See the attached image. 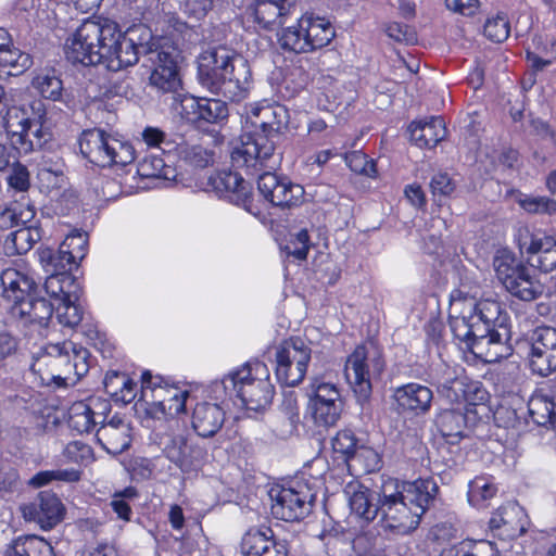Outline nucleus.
I'll use <instances>...</instances> for the list:
<instances>
[{
    "instance_id": "obj_1",
    "label": "nucleus",
    "mask_w": 556,
    "mask_h": 556,
    "mask_svg": "<svg viewBox=\"0 0 556 556\" xmlns=\"http://www.w3.org/2000/svg\"><path fill=\"white\" fill-rule=\"evenodd\" d=\"M137 29L123 34L116 23L101 17L85 20L65 45L68 62L85 66L104 64L109 71L118 72L134 66L155 43L136 42Z\"/></svg>"
},
{
    "instance_id": "obj_2",
    "label": "nucleus",
    "mask_w": 556,
    "mask_h": 556,
    "mask_svg": "<svg viewBox=\"0 0 556 556\" xmlns=\"http://www.w3.org/2000/svg\"><path fill=\"white\" fill-rule=\"evenodd\" d=\"M460 291L452 294L450 327L454 338L464 342L468 350L488 363L509 355L510 331L507 315L501 304L491 299L476 301L462 299Z\"/></svg>"
},
{
    "instance_id": "obj_3",
    "label": "nucleus",
    "mask_w": 556,
    "mask_h": 556,
    "mask_svg": "<svg viewBox=\"0 0 556 556\" xmlns=\"http://www.w3.org/2000/svg\"><path fill=\"white\" fill-rule=\"evenodd\" d=\"M248 116L255 131L241 136L231 151L232 165L251 172L262 167L275 169L280 163L277 144L289 122L287 109L279 104H256Z\"/></svg>"
},
{
    "instance_id": "obj_4",
    "label": "nucleus",
    "mask_w": 556,
    "mask_h": 556,
    "mask_svg": "<svg viewBox=\"0 0 556 556\" xmlns=\"http://www.w3.org/2000/svg\"><path fill=\"white\" fill-rule=\"evenodd\" d=\"M438 491L439 486L432 478L413 482L386 480L379 492L383 528L397 534H408L417 529Z\"/></svg>"
},
{
    "instance_id": "obj_5",
    "label": "nucleus",
    "mask_w": 556,
    "mask_h": 556,
    "mask_svg": "<svg viewBox=\"0 0 556 556\" xmlns=\"http://www.w3.org/2000/svg\"><path fill=\"white\" fill-rule=\"evenodd\" d=\"M248 62L224 47L208 49L198 59V79L213 93L240 101L250 88Z\"/></svg>"
},
{
    "instance_id": "obj_6",
    "label": "nucleus",
    "mask_w": 556,
    "mask_h": 556,
    "mask_svg": "<svg viewBox=\"0 0 556 556\" xmlns=\"http://www.w3.org/2000/svg\"><path fill=\"white\" fill-rule=\"evenodd\" d=\"M89 352L73 342L49 344L31 364V371L42 386H73L89 370Z\"/></svg>"
},
{
    "instance_id": "obj_7",
    "label": "nucleus",
    "mask_w": 556,
    "mask_h": 556,
    "mask_svg": "<svg viewBox=\"0 0 556 556\" xmlns=\"http://www.w3.org/2000/svg\"><path fill=\"white\" fill-rule=\"evenodd\" d=\"M235 392L242 405L250 410L265 409L274 396V387L269 380V369L262 362L247 363L229 372L216 388Z\"/></svg>"
},
{
    "instance_id": "obj_8",
    "label": "nucleus",
    "mask_w": 556,
    "mask_h": 556,
    "mask_svg": "<svg viewBox=\"0 0 556 556\" xmlns=\"http://www.w3.org/2000/svg\"><path fill=\"white\" fill-rule=\"evenodd\" d=\"M139 405L153 419L174 417L185 412L188 392L173 384H161L149 371L142 374Z\"/></svg>"
},
{
    "instance_id": "obj_9",
    "label": "nucleus",
    "mask_w": 556,
    "mask_h": 556,
    "mask_svg": "<svg viewBox=\"0 0 556 556\" xmlns=\"http://www.w3.org/2000/svg\"><path fill=\"white\" fill-rule=\"evenodd\" d=\"M79 148L83 155L101 167L126 166L134 162L135 150L101 129H89L81 134Z\"/></svg>"
},
{
    "instance_id": "obj_10",
    "label": "nucleus",
    "mask_w": 556,
    "mask_h": 556,
    "mask_svg": "<svg viewBox=\"0 0 556 556\" xmlns=\"http://www.w3.org/2000/svg\"><path fill=\"white\" fill-rule=\"evenodd\" d=\"M384 367L380 353L375 348L357 346L348 357L345 377L359 400H367L371 392V378L379 376Z\"/></svg>"
},
{
    "instance_id": "obj_11",
    "label": "nucleus",
    "mask_w": 556,
    "mask_h": 556,
    "mask_svg": "<svg viewBox=\"0 0 556 556\" xmlns=\"http://www.w3.org/2000/svg\"><path fill=\"white\" fill-rule=\"evenodd\" d=\"M308 409L314 422L318 426H334L339 420L343 401L337 384L321 377L312 379L308 389Z\"/></svg>"
},
{
    "instance_id": "obj_12",
    "label": "nucleus",
    "mask_w": 556,
    "mask_h": 556,
    "mask_svg": "<svg viewBox=\"0 0 556 556\" xmlns=\"http://www.w3.org/2000/svg\"><path fill=\"white\" fill-rule=\"evenodd\" d=\"M311 348L299 337L285 340L276 351L277 379L289 387L299 384L305 377L311 361Z\"/></svg>"
},
{
    "instance_id": "obj_13",
    "label": "nucleus",
    "mask_w": 556,
    "mask_h": 556,
    "mask_svg": "<svg viewBox=\"0 0 556 556\" xmlns=\"http://www.w3.org/2000/svg\"><path fill=\"white\" fill-rule=\"evenodd\" d=\"M271 514L285 521H299L312 511L316 495L306 483L271 489Z\"/></svg>"
},
{
    "instance_id": "obj_14",
    "label": "nucleus",
    "mask_w": 556,
    "mask_h": 556,
    "mask_svg": "<svg viewBox=\"0 0 556 556\" xmlns=\"http://www.w3.org/2000/svg\"><path fill=\"white\" fill-rule=\"evenodd\" d=\"M515 241L527 263L543 273L556 268V239L545 232L531 231L528 227H519Z\"/></svg>"
},
{
    "instance_id": "obj_15",
    "label": "nucleus",
    "mask_w": 556,
    "mask_h": 556,
    "mask_svg": "<svg viewBox=\"0 0 556 556\" xmlns=\"http://www.w3.org/2000/svg\"><path fill=\"white\" fill-rule=\"evenodd\" d=\"M148 51V59L144 66L152 68L149 84L161 92H175L180 86V78L177 70L178 52L173 47H157Z\"/></svg>"
},
{
    "instance_id": "obj_16",
    "label": "nucleus",
    "mask_w": 556,
    "mask_h": 556,
    "mask_svg": "<svg viewBox=\"0 0 556 556\" xmlns=\"http://www.w3.org/2000/svg\"><path fill=\"white\" fill-rule=\"evenodd\" d=\"M529 367L533 374L547 377L556 371V328H535L528 338Z\"/></svg>"
},
{
    "instance_id": "obj_17",
    "label": "nucleus",
    "mask_w": 556,
    "mask_h": 556,
    "mask_svg": "<svg viewBox=\"0 0 556 556\" xmlns=\"http://www.w3.org/2000/svg\"><path fill=\"white\" fill-rule=\"evenodd\" d=\"M160 444L166 458L185 471L195 468L204 457L203 448L180 432L163 435Z\"/></svg>"
},
{
    "instance_id": "obj_18",
    "label": "nucleus",
    "mask_w": 556,
    "mask_h": 556,
    "mask_svg": "<svg viewBox=\"0 0 556 556\" xmlns=\"http://www.w3.org/2000/svg\"><path fill=\"white\" fill-rule=\"evenodd\" d=\"M207 185L219 195L231 203L251 211L252 192L250 182L238 173L218 172L208 177Z\"/></svg>"
},
{
    "instance_id": "obj_19",
    "label": "nucleus",
    "mask_w": 556,
    "mask_h": 556,
    "mask_svg": "<svg viewBox=\"0 0 556 556\" xmlns=\"http://www.w3.org/2000/svg\"><path fill=\"white\" fill-rule=\"evenodd\" d=\"M110 404L99 399L75 402L68 410V426L78 433H88L108 418Z\"/></svg>"
},
{
    "instance_id": "obj_20",
    "label": "nucleus",
    "mask_w": 556,
    "mask_h": 556,
    "mask_svg": "<svg viewBox=\"0 0 556 556\" xmlns=\"http://www.w3.org/2000/svg\"><path fill=\"white\" fill-rule=\"evenodd\" d=\"M22 509L25 519L37 522L45 530L59 523L64 513L61 500L48 491L40 492L34 502L25 505Z\"/></svg>"
},
{
    "instance_id": "obj_21",
    "label": "nucleus",
    "mask_w": 556,
    "mask_h": 556,
    "mask_svg": "<svg viewBox=\"0 0 556 556\" xmlns=\"http://www.w3.org/2000/svg\"><path fill=\"white\" fill-rule=\"evenodd\" d=\"M96 438L104 451L118 455L130 446L131 427L128 421L115 415L100 425Z\"/></svg>"
},
{
    "instance_id": "obj_22",
    "label": "nucleus",
    "mask_w": 556,
    "mask_h": 556,
    "mask_svg": "<svg viewBox=\"0 0 556 556\" xmlns=\"http://www.w3.org/2000/svg\"><path fill=\"white\" fill-rule=\"evenodd\" d=\"M526 513L516 502H508L498 507L492 515L489 525L492 531H498L500 535L516 538L526 531Z\"/></svg>"
},
{
    "instance_id": "obj_23",
    "label": "nucleus",
    "mask_w": 556,
    "mask_h": 556,
    "mask_svg": "<svg viewBox=\"0 0 556 556\" xmlns=\"http://www.w3.org/2000/svg\"><path fill=\"white\" fill-rule=\"evenodd\" d=\"M294 13V11L280 10L278 4L253 0L244 11V18L253 23L257 29L273 30L285 24L286 20Z\"/></svg>"
},
{
    "instance_id": "obj_24",
    "label": "nucleus",
    "mask_w": 556,
    "mask_h": 556,
    "mask_svg": "<svg viewBox=\"0 0 556 556\" xmlns=\"http://www.w3.org/2000/svg\"><path fill=\"white\" fill-rule=\"evenodd\" d=\"M4 128L10 138L12 147L18 153L27 154L31 152V144L26 143L25 136L33 126H37L39 119L29 117L26 110L22 108H11L7 111Z\"/></svg>"
},
{
    "instance_id": "obj_25",
    "label": "nucleus",
    "mask_w": 556,
    "mask_h": 556,
    "mask_svg": "<svg viewBox=\"0 0 556 556\" xmlns=\"http://www.w3.org/2000/svg\"><path fill=\"white\" fill-rule=\"evenodd\" d=\"M181 109L186 118L192 123H217L228 116L226 103L217 99L186 98L181 102Z\"/></svg>"
},
{
    "instance_id": "obj_26",
    "label": "nucleus",
    "mask_w": 556,
    "mask_h": 556,
    "mask_svg": "<svg viewBox=\"0 0 556 556\" xmlns=\"http://www.w3.org/2000/svg\"><path fill=\"white\" fill-rule=\"evenodd\" d=\"M393 397L403 410L420 415L430 409L433 393L428 387L412 382L396 388Z\"/></svg>"
},
{
    "instance_id": "obj_27",
    "label": "nucleus",
    "mask_w": 556,
    "mask_h": 556,
    "mask_svg": "<svg viewBox=\"0 0 556 556\" xmlns=\"http://www.w3.org/2000/svg\"><path fill=\"white\" fill-rule=\"evenodd\" d=\"M225 415L220 404L199 403L193 409L192 427L200 437L211 438L223 427Z\"/></svg>"
},
{
    "instance_id": "obj_28",
    "label": "nucleus",
    "mask_w": 556,
    "mask_h": 556,
    "mask_svg": "<svg viewBox=\"0 0 556 556\" xmlns=\"http://www.w3.org/2000/svg\"><path fill=\"white\" fill-rule=\"evenodd\" d=\"M344 493L352 513L365 521H372L380 513V502L375 503L374 493L358 482L348 483Z\"/></svg>"
},
{
    "instance_id": "obj_29",
    "label": "nucleus",
    "mask_w": 556,
    "mask_h": 556,
    "mask_svg": "<svg viewBox=\"0 0 556 556\" xmlns=\"http://www.w3.org/2000/svg\"><path fill=\"white\" fill-rule=\"evenodd\" d=\"M410 140L419 148L431 149L446 137L445 123L442 117H430L413 122L408 127Z\"/></svg>"
},
{
    "instance_id": "obj_30",
    "label": "nucleus",
    "mask_w": 556,
    "mask_h": 556,
    "mask_svg": "<svg viewBox=\"0 0 556 556\" xmlns=\"http://www.w3.org/2000/svg\"><path fill=\"white\" fill-rule=\"evenodd\" d=\"M55 303L43 298H31L28 295L18 305L12 306L13 315L26 317L30 324L46 328L53 315Z\"/></svg>"
},
{
    "instance_id": "obj_31",
    "label": "nucleus",
    "mask_w": 556,
    "mask_h": 556,
    "mask_svg": "<svg viewBox=\"0 0 556 556\" xmlns=\"http://www.w3.org/2000/svg\"><path fill=\"white\" fill-rule=\"evenodd\" d=\"M45 281V290L53 301L59 303L63 300L78 301L80 286L76 278L70 273H48Z\"/></svg>"
},
{
    "instance_id": "obj_32",
    "label": "nucleus",
    "mask_w": 556,
    "mask_h": 556,
    "mask_svg": "<svg viewBox=\"0 0 556 556\" xmlns=\"http://www.w3.org/2000/svg\"><path fill=\"white\" fill-rule=\"evenodd\" d=\"M3 296L13 302V305H18L35 286V282L27 275L18 271L15 268H7L0 276Z\"/></svg>"
},
{
    "instance_id": "obj_33",
    "label": "nucleus",
    "mask_w": 556,
    "mask_h": 556,
    "mask_svg": "<svg viewBox=\"0 0 556 556\" xmlns=\"http://www.w3.org/2000/svg\"><path fill=\"white\" fill-rule=\"evenodd\" d=\"M302 25L309 43V51L327 46L334 36L331 24L325 18L303 15Z\"/></svg>"
},
{
    "instance_id": "obj_34",
    "label": "nucleus",
    "mask_w": 556,
    "mask_h": 556,
    "mask_svg": "<svg viewBox=\"0 0 556 556\" xmlns=\"http://www.w3.org/2000/svg\"><path fill=\"white\" fill-rule=\"evenodd\" d=\"M504 287L511 295L522 301H533L543 293V286L531 276L527 266L519 269Z\"/></svg>"
},
{
    "instance_id": "obj_35",
    "label": "nucleus",
    "mask_w": 556,
    "mask_h": 556,
    "mask_svg": "<svg viewBox=\"0 0 556 556\" xmlns=\"http://www.w3.org/2000/svg\"><path fill=\"white\" fill-rule=\"evenodd\" d=\"M103 384L105 392L115 401L129 403L136 396L137 383L124 372L109 371Z\"/></svg>"
},
{
    "instance_id": "obj_36",
    "label": "nucleus",
    "mask_w": 556,
    "mask_h": 556,
    "mask_svg": "<svg viewBox=\"0 0 556 556\" xmlns=\"http://www.w3.org/2000/svg\"><path fill=\"white\" fill-rule=\"evenodd\" d=\"M275 539L274 532L268 527L251 528L241 540L243 556H263Z\"/></svg>"
},
{
    "instance_id": "obj_37",
    "label": "nucleus",
    "mask_w": 556,
    "mask_h": 556,
    "mask_svg": "<svg viewBox=\"0 0 556 556\" xmlns=\"http://www.w3.org/2000/svg\"><path fill=\"white\" fill-rule=\"evenodd\" d=\"M7 556H54L53 547L37 535L20 536L7 549Z\"/></svg>"
},
{
    "instance_id": "obj_38",
    "label": "nucleus",
    "mask_w": 556,
    "mask_h": 556,
    "mask_svg": "<svg viewBox=\"0 0 556 556\" xmlns=\"http://www.w3.org/2000/svg\"><path fill=\"white\" fill-rule=\"evenodd\" d=\"M38 240V230L23 225L5 237L3 248L7 255H21L28 252Z\"/></svg>"
},
{
    "instance_id": "obj_39",
    "label": "nucleus",
    "mask_w": 556,
    "mask_h": 556,
    "mask_svg": "<svg viewBox=\"0 0 556 556\" xmlns=\"http://www.w3.org/2000/svg\"><path fill=\"white\" fill-rule=\"evenodd\" d=\"M528 409L536 425L556 428V403L549 395H533L528 403Z\"/></svg>"
},
{
    "instance_id": "obj_40",
    "label": "nucleus",
    "mask_w": 556,
    "mask_h": 556,
    "mask_svg": "<svg viewBox=\"0 0 556 556\" xmlns=\"http://www.w3.org/2000/svg\"><path fill=\"white\" fill-rule=\"evenodd\" d=\"M62 252H65L62 244H60L58 251L50 248L39 250V261L46 273H70L72 265L77 262L70 257V254H63Z\"/></svg>"
},
{
    "instance_id": "obj_41",
    "label": "nucleus",
    "mask_w": 556,
    "mask_h": 556,
    "mask_svg": "<svg viewBox=\"0 0 556 556\" xmlns=\"http://www.w3.org/2000/svg\"><path fill=\"white\" fill-rule=\"evenodd\" d=\"M81 476L83 471L74 467L42 470L30 478L29 484L35 488H41L53 481L75 483L81 479Z\"/></svg>"
},
{
    "instance_id": "obj_42",
    "label": "nucleus",
    "mask_w": 556,
    "mask_h": 556,
    "mask_svg": "<svg viewBox=\"0 0 556 556\" xmlns=\"http://www.w3.org/2000/svg\"><path fill=\"white\" fill-rule=\"evenodd\" d=\"M496 492L497 488L490 478L476 477L468 485V502L478 508L486 507Z\"/></svg>"
},
{
    "instance_id": "obj_43",
    "label": "nucleus",
    "mask_w": 556,
    "mask_h": 556,
    "mask_svg": "<svg viewBox=\"0 0 556 556\" xmlns=\"http://www.w3.org/2000/svg\"><path fill=\"white\" fill-rule=\"evenodd\" d=\"M35 116L33 119H39L37 126H33L25 136L26 143L31 144V151L40 149L51 139V132L48 128L43 127L42 119L45 117V105L41 101H35L30 105Z\"/></svg>"
},
{
    "instance_id": "obj_44",
    "label": "nucleus",
    "mask_w": 556,
    "mask_h": 556,
    "mask_svg": "<svg viewBox=\"0 0 556 556\" xmlns=\"http://www.w3.org/2000/svg\"><path fill=\"white\" fill-rule=\"evenodd\" d=\"M303 193L302 186L292 184L287 178H281L268 201L276 206H291L301 200Z\"/></svg>"
},
{
    "instance_id": "obj_45",
    "label": "nucleus",
    "mask_w": 556,
    "mask_h": 556,
    "mask_svg": "<svg viewBox=\"0 0 556 556\" xmlns=\"http://www.w3.org/2000/svg\"><path fill=\"white\" fill-rule=\"evenodd\" d=\"M493 266L498 280L503 286L506 285L508 280L513 279L514 276L519 273V269L526 267L511 252L507 250L497 252L493 261Z\"/></svg>"
},
{
    "instance_id": "obj_46",
    "label": "nucleus",
    "mask_w": 556,
    "mask_h": 556,
    "mask_svg": "<svg viewBox=\"0 0 556 556\" xmlns=\"http://www.w3.org/2000/svg\"><path fill=\"white\" fill-rule=\"evenodd\" d=\"M302 25V16L299 18L298 24L289 26L283 29L279 41L285 50H290L295 53H304L309 51V43L306 40Z\"/></svg>"
},
{
    "instance_id": "obj_47",
    "label": "nucleus",
    "mask_w": 556,
    "mask_h": 556,
    "mask_svg": "<svg viewBox=\"0 0 556 556\" xmlns=\"http://www.w3.org/2000/svg\"><path fill=\"white\" fill-rule=\"evenodd\" d=\"M466 416L459 409H444L437 417V425L443 437H458L462 434Z\"/></svg>"
},
{
    "instance_id": "obj_48",
    "label": "nucleus",
    "mask_w": 556,
    "mask_h": 556,
    "mask_svg": "<svg viewBox=\"0 0 556 556\" xmlns=\"http://www.w3.org/2000/svg\"><path fill=\"white\" fill-rule=\"evenodd\" d=\"M33 86L43 98L53 101L60 99L63 90L62 80L54 72L50 71L42 72L35 76Z\"/></svg>"
},
{
    "instance_id": "obj_49",
    "label": "nucleus",
    "mask_w": 556,
    "mask_h": 556,
    "mask_svg": "<svg viewBox=\"0 0 556 556\" xmlns=\"http://www.w3.org/2000/svg\"><path fill=\"white\" fill-rule=\"evenodd\" d=\"M138 173L146 178H163L167 180L175 176L174 169L166 165L164 160L156 154L146 156L138 165Z\"/></svg>"
},
{
    "instance_id": "obj_50",
    "label": "nucleus",
    "mask_w": 556,
    "mask_h": 556,
    "mask_svg": "<svg viewBox=\"0 0 556 556\" xmlns=\"http://www.w3.org/2000/svg\"><path fill=\"white\" fill-rule=\"evenodd\" d=\"M358 440L351 430L339 431L331 440V446L336 454H339L348 466L355 455Z\"/></svg>"
},
{
    "instance_id": "obj_51",
    "label": "nucleus",
    "mask_w": 556,
    "mask_h": 556,
    "mask_svg": "<svg viewBox=\"0 0 556 556\" xmlns=\"http://www.w3.org/2000/svg\"><path fill=\"white\" fill-rule=\"evenodd\" d=\"M77 302L71 299L54 305L55 317L63 327L73 329L80 324L84 313Z\"/></svg>"
},
{
    "instance_id": "obj_52",
    "label": "nucleus",
    "mask_w": 556,
    "mask_h": 556,
    "mask_svg": "<svg viewBox=\"0 0 556 556\" xmlns=\"http://www.w3.org/2000/svg\"><path fill=\"white\" fill-rule=\"evenodd\" d=\"M379 466V454L374 448L361 444L346 469L370 472L378 469Z\"/></svg>"
},
{
    "instance_id": "obj_53",
    "label": "nucleus",
    "mask_w": 556,
    "mask_h": 556,
    "mask_svg": "<svg viewBox=\"0 0 556 556\" xmlns=\"http://www.w3.org/2000/svg\"><path fill=\"white\" fill-rule=\"evenodd\" d=\"M64 247L63 254H70L76 262L81 261L87 253L88 235L80 230H74L61 243Z\"/></svg>"
},
{
    "instance_id": "obj_54",
    "label": "nucleus",
    "mask_w": 556,
    "mask_h": 556,
    "mask_svg": "<svg viewBox=\"0 0 556 556\" xmlns=\"http://www.w3.org/2000/svg\"><path fill=\"white\" fill-rule=\"evenodd\" d=\"M438 391L451 403H464V396L466 393V378H446L439 382Z\"/></svg>"
},
{
    "instance_id": "obj_55",
    "label": "nucleus",
    "mask_w": 556,
    "mask_h": 556,
    "mask_svg": "<svg viewBox=\"0 0 556 556\" xmlns=\"http://www.w3.org/2000/svg\"><path fill=\"white\" fill-rule=\"evenodd\" d=\"M510 33V25L505 14L489 17L484 24V35L494 42L506 40Z\"/></svg>"
},
{
    "instance_id": "obj_56",
    "label": "nucleus",
    "mask_w": 556,
    "mask_h": 556,
    "mask_svg": "<svg viewBox=\"0 0 556 556\" xmlns=\"http://www.w3.org/2000/svg\"><path fill=\"white\" fill-rule=\"evenodd\" d=\"M309 249L311 241L306 229H301L296 233L291 235L290 240L283 248L288 255L299 261L306 260Z\"/></svg>"
},
{
    "instance_id": "obj_57",
    "label": "nucleus",
    "mask_w": 556,
    "mask_h": 556,
    "mask_svg": "<svg viewBox=\"0 0 556 556\" xmlns=\"http://www.w3.org/2000/svg\"><path fill=\"white\" fill-rule=\"evenodd\" d=\"M31 64L30 56L27 53L21 52L17 49H10L9 46L0 53V67L12 68L16 73L23 72Z\"/></svg>"
},
{
    "instance_id": "obj_58",
    "label": "nucleus",
    "mask_w": 556,
    "mask_h": 556,
    "mask_svg": "<svg viewBox=\"0 0 556 556\" xmlns=\"http://www.w3.org/2000/svg\"><path fill=\"white\" fill-rule=\"evenodd\" d=\"M38 177L49 185L59 186L60 179L63 177V164L61 160L52 161L47 156H42L38 164Z\"/></svg>"
},
{
    "instance_id": "obj_59",
    "label": "nucleus",
    "mask_w": 556,
    "mask_h": 556,
    "mask_svg": "<svg viewBox=\"0 0 556 556\" xmlns=\"http://www.w3.org/2000/svg\"><path fill=\"white\" fill-rule=\"evenodd\" d=\"M345 160L351 170L357 174L368 177H375L377 174L376 163L364 153L353 152L346 155Z\"/></svg>"
},
{
    "instance_id": "obj_60",
    "label": "nucleus",
    "mask_w": 556,
    "mask_h": 556,
    "mask_svg": "<svg viewBox=\"0 0 556 556\" xmlns=\"http://www.w3.org/2000/svg\"><path fill=\"white\" fill-rule=\"evenodd\" d=\"M531 134L546 147H556V129L546 121L533 118L531 121Z\"/></svg>"
},
{
    "instance_id": "obj_61",
    "label": "nucleus",
    "mask_w": 556,
    "mask_h": 556,
    "mask_svg": "<svg viewBox=\"0 0 556 556\" xmlns=\"http://www.w3.org/2000/svg\"><path fill=\"white\" fill-rule=\"evenodd\" d=\"M521 206L529 213L555 214L556 201L545 197H530L521 201Z\"/></svg>"
},
{
    "instance_id": "obj_62",
    "label": "nucleus",
    "mask_w": 556,
    "mask_h": 556,
    "mask_svg": "<svg viewBox=\"0 0 556 556\" xmlns=\"http://www.w3.org/2000/svg\"><path fill=\"white\" fill-rule=\"evenodd\" d=\"M386 33L388 37L396 42L413 45L417 41L415 29L405 24L390 23L386 28Z\"/></svg>"
},
{
    "instance_id": "obj_63",
    "label": "nucleus",
    "mask_w": 556,
    "mask_h": 556,
    "mask_svg": "<svg viewBox=\"0 0 556 556\" xmlns=\"http://www.w3.org/2000/svg\"><path fill=\"white\" fill-rule=\"evenodd\" d=\"M184 157L190 165L199 168H204L213 163V153L201 146L187 148Z\"/></svg>"
},
{
    "instance_id": "obj_64",
    "label": "nucleus",
    "mask_w": 556,
    "mask_h": 556,
    "mask_svg": "<svg viewBox=\"0 0 556 556\" xmlns=\"http://www.w3.org/2000/svg\"><path fill=\"white\" fill-rule=\"evenodd\" d=\"M430 188L433 197H448L455 190V182L447 174L438 173L432 177Z\"/></svg>"
}]
</instances>
